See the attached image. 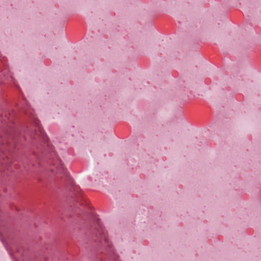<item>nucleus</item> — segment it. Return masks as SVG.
Instances as JSON below:
<instances>
[{"mask_svg": "<svg viewBox=\"0 0 261 261\" xmlns=\"http://www.w3.org/2000/svg\"><path fill=\"white\" fill-rule=\"evenodd\" d=\"M35 123H36V125H37V127H38V129H40V126H39V125L38 124V122H35Z\"/></svg>", "mask_w": 261, "mask_h": 261, "instance_id": "f03ea898", "label": "nucleus"}, {"mask_svg": "<svg viewBox=\"0 0 261 261\" xmlns=\"http://www.w3.org/2000/svg\"><path fill=\"white\" fill-rule=\"evenodd\" d=\"M57 168H58L59 172H60L61 170H63L64 169L63 165L60 163H59V166Z\"/></svg>", "mask_w": 261, "mask_h": 261, "instance_id": "f257e3e1", "label": "nucleus"}, {"mask_svg": "<svg viewBox=\"0 0 261 261\" xmlns=\"http://www.w3.org/2000/svg\"><path fill=\"white\" fill-rule=\"evenodd\" d=\"M99 227L101 229V231H102V228H101V226H99Z\"/></svg>", "mask_w": 261, "mask_h": 261, "instance_id": "7ed1b4c3", "label": "nucleus"}]
</instances>
